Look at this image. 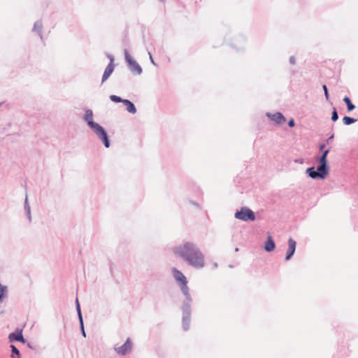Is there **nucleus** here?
Returning <instances> with one entry per match:
<instances>
[{
  "mask_svg": "<svg viewBox=\"0 0 358 358\" xmlns=\"http://www.w3.org/2000/svg\"><path fill=\"white\" fill-rule=\"evenodd\" d=\"M275 248V244L273 241L272 237L271 236H268L267 238V241L265 243L264 249L267 252H271L273 251Z\"/></svg>",
  "mask_w": 358,
  "mask_h": 358,
  "instance_id": "obj_13",
  "label": "nucleus"
},
{
  "mask_svg": "<svg viewBox=\"0 0 358 358\" xmlns=\"http://www.w3.org/2000/svg\"><path fill=\"white\" fill-rule=\"evenodd\" d=\"M329 150H325L322 157H320L319 162H320V166L317 168L318 171H325L328 172V167L327 165V156L329 153Z\"/></svg>",
  "mask_w": 358,
  "mask_h": 358,
  "instance_id": "obj_8",
  "label": "nucleus"
},
{
  "mask_svg": "<svg viewBox=\"0 0 358 358\" xmlns=\"http://www.w3.org/2000/svg\"><path fill=\"white\" fill-rule=\"evenodd\" d=\"M11 348H12L13 354H15L17 356L20 355L19 350L17 349V348L15 345H11Z\"/></svg>",
  "mask_w": 358,
  "mask_h": 358,
  "instance_id": "obj_21",
  "label": "nucleus"
},
{
  "mask_svg": "<svg viewBox=\"0 0 358 358\" xmlns=\"http://www.w3.org/2000/svg\"><path fill=\"white\" fill-rule=\"evenodd\" d=\"M322 88H323L324 92L326 99L328 100L329 99V92H328V90H327V86L325 85H324L322 86Z\"/></svg>",
  "mask_w": 358,
  "mask_h": 358,
  "instance_id": "obj_22",
  "label": "nucleus"
},
{
  "mask_svg": "<svg viewBox=\"0 0 358 358\" xmlns=\"http://www.w3.org/2000/svg\"><path fill=\"white\" fill-rule=\"evenodd\" d=\"M132 350V343L131 341V339L128 338L124 343V345H122L120 347L115 348V352L120 355H125L128 353H129Z\"/></svg>",
  "mask_w": 358,
  "mask_h": 358,
  "instance_id": "obj_6",
  "label": "nucleus"
},
{
  "mask_svg": "<svg viewBox=\"0 0 358 358\" xmlns=\"http://www.w3.org/2000/svg\"><path fill=\"white\" fill-rule=\"evenodd\" d=\"M113 70H114L113 58L110 57V62L107 66V67L106 68V69H105V71L103 72V78H102V82L106 81L109 78V76L113 73Z\"/></svg>",
  "mask_w": 358,
  "mask_h": 358,
  "instance_id": "obj_11",
  "label": "nucleus"
},
{
  "mask_svg": "<svg viewBox=\"0 0 358 358\" xmlns=\"http://www.w3.org/2000/svg\"><path fill=\"white\" fill-rule=\"evenodd\" d=\"M110 100L112 101L116 102V103H118V102H122L123 103V101L124 100V99H121L120 97H119V96H117L116 95H111L110 96Z\"/></svg>",
  "mask_w": 358,
  "mask_h": 358,
  "instance_id": "obj_18",
  "label": "nucleus"
},
{
  "mask_svg": "<svg viewBox=\"0 0 358 358\" xmlns=\"http://www.w3.org/2000/svg\"><path fill=\"white\" fill-rule=\"evenodd\" d=\"M173 275L180 285V289L184 295L189 296L187 280L185 275L176 268H172Z\"/></svg>",
  "mask_w": 358,
  "mask_h": 358,
  "instance_id": "obj_3",
  "label": "nucleus"
},
{
  "mask_svg": "<svg viewBox=\"0 0 358 358\" xmlns=\"http://www.w3.org/2000/svg\"><path fill=\"white\" fill-rule=\"evenodd\" d=\"M123 103L125 105L127 110L129 113L134 114L136 112V107L130 101L124 99L123 101Z\"/></svg>",
  "mask_w": 358,
  "mask_h": 358,
  "instance_id": "obj_14",
  "label": "nucleus"
},
{
  "mask_svg": "<svg viewBox=\"0 0 358 358\" xmlns=\"http://www.w3.org/2000/svg\"><path fill=\"white\" fill-rule=\"evenodd\" d=\"M289 127H292L294 126V121L293 119L290 120L288 122Z\"/></svg>",
  "mask_w": 358,
  "mask_h": 358,
  "instance_id": "obj_23",
  "label": "nucleus"
},
{
  "mask_svg": "<svg viewBox=\"0 0 358 358\" xmlns=\"http://www.w3.org/2000/svg\"><path fill=\"white\" fill-rule=\"evenodd\" d=\"M338 116L337 111H336V110L334 108V111H333V113H332L331 120H332L333 121H336V120H338Z\"/></svg>",
  "mask_w": 358,
  "mask_h": 358,
  "instance_id": "obj_20",
  "label": "nucleus"
},
{
  "mask_svg": "<svg viewBox=\"0 0 358 358\" xmlns=\"http://www.w3.org/2000/svg\"><path fill=\"white\" fill-rule=\"evenodd\" d=\"M307 173H308L309 176L312 178H324L328 173L327 171H325L317 170V171H315L313 167L308 169Z\"/></svg>",
  "mask_w": 358,
  "mask_h": 358,
  "instance_id": "obj_7",
  "label": "nucleus"
},
{
  "mask_svg": "<svg viewBox=\"0 0 358 358\" xmlns=\"http://www.w3.org/2000/svg\"><path fill=\"white\" fill-rule=\"evenodd\" d=\"M125 59L129 64L130 70L136 73L140 74L142 72V69L139 64L131 57L129 52L126 50L124 52Z\"/></svg>",
  "mask_w": 358,
  "mask_h": 358,
  "instance_id": "obj_5",
  "label": "nucleus"
},
{
  "mask_svg": "<svg viewBox=\"0 0 358 358\" xmlns=\"http://www.w3.org/2000/svg\"><path fill=\"white\" fill-rule=\"evenodd\" d=\"M10 342L13 341H20L23 343H25V341L23 338L22 331H19L15 333H12L8 336Z\"/></svg>",
  "mask_w": 358,
  "mask_h": 358,
  "instance_id": "obj_12",
  "label": "nucleus"
},
{
  "mask_svg": "<svg viewBox=\"0 0 358 358\" xmlns=\"http://www.w3.org/2000/svg\"><path fill=\"white\" fill-rule=\"evenodd\" d=\"M6 291V287L3 286L0 284V301L3 299V294Z\"/></svg>",
  "mask_w": 358,
  "mask_h": 358,
  "instance_id": "obj_19",
  "label": "nucleus"
},
{
  "mask_svg": "<svg viewBox=\"0 0 358 358\" xmlns=\"http://www.w3.org/2000/svg\"><path fill=\"white\" fill-rule=\"evenodd\" d=\"M343 101L347 104L348 110L351 111L355 109V105H353L348 96L343 98Z\"/></svg>",
  "mask_w": 358,
  "mask_h": 358,
  "instance_id": "obj_15",
  "label": "nucleus"
},
{
  "mask_svg": "<svg viewBox=\"0 0 358 358\" xmlns=\"http://www.w3.org/2000/svg\"><path fill=\"white\" fill-rule=\"evenodd\" d=\"M296 241H294L292 238H289L288 240V251L285 257L286 260H289L291 259L292 256L294 255L296 250Z\"/></svg>",
  "mask_w": 358,
  "mask_h": 358,
  "instance_id": "obj_9",
  "label": "nucleus"
},
{
  "mask_svg": "<svg viewBox=\"0 0 358 358\" xmlns=\"http://www.w3.org/2000/svg\"><path fill=\"white\" fill-rule=\"evenodd\" d=\"M93 119V113L91 110H86L85 115H84V120L87 122L88 125L95 131L96 135L99 137V138L103 141L104 143V145L106 148L109 147V141L108 140V136L106 131L104 129L98 124L97 123H95L92 120Z\"/></svg>",
  "mask_w": 358,
  "mask_h": 358,
  "instance_id": "obj_2",
  "label": "nucleus"
},
{
  "mask_svg": "<svg viewBox=\"0 0 358 358\" xmlns=\"http://www.w3.org/2000/svg\"><path fill=\"white\" fill-rule=\"evenodd\" d=\"M267 117H268L271 120L274 121L277 124H283L286 122V119L280 113H276L275 114H266Z\"/></svg>",
  "mask_w": 358,
  "mask_h": 358,
  "instance_id": "obj_10",
  "label": "nucleus"
},
{
  "mask_svg": "<svg viewBox=\"0 0 358 358\" xmlns=\"http://www.w3.org/2000/svg\"><path fill=\"white\" fill-rule=\"evenodd\" d=\"M236 218L243 221H253L255 219V213L249 208H242L235 214Z\"/></svg>",
  "mask_w": 358,
  "mask_h": 358,
  "instance_id": "obj_4",
  "label": "nucleus"
},
{
  "mask_svg": "<svg viewBox=\"0 0 358 358\" xmlns=\"http://www.w3.org/2000/svg\"><path fill=\"white\" fill-rule=\"evenodd\" d=\"M77 308H78V314H79V317H80V321L81 328H82V331H83V334L84 336H85V332L84 327H83V320H82V316H81V313H80V306H79V303H78V301H77Z\"/></svg>",
  "mask_w": 358,
  "mask_h": 358,
  "instance_id": "obj_17",
  "label": "nucleus"
},
{
  "mask_svg": "<svg viewBox=\"0 0 358 358\" xmlns=\"http://www.w3.org/2000/svg\"><path fill=\"white\" fill-rule=\"evenodd\" d=\"M324 147H325L324 145H320V150H323Z\"/></svg>",
  "mask_w": 358,
  "mask_h": 358,
  "instance_id": "obj_24",
  "label": "nucleus"
},
{
  "mask_svg": "<svg viewBox=\"0 0 358 358\" xmlns=\"http://www.w3.org/2000/svg\"><path fill=\"white\" fill-rule=\"evenodd\" d=\"M150 59H151L152 62L153 64H155V63H154V61H153V59H152V56H151V55H150Z\"/></svg>",
  "mask_w": 358,
  "mask_h": 358,
  "instance_id": "obj_25",
  "label": "nucleus"
},
{
  "mask_svg": "<svg viewBox=\"0 0 358 358\" xmlns=\"http://www.w3.org/2000/svg\"><path fill=\"white\" fill-rule=\"evenodd\" d=\"M343 123L346 125H349L356 122V120L350 117L345 116L343 118Z\"/></svg>",
  "mask_w": 358,
  "mask_h": 358,
  "instance_id": "obj_16",
  "label": "nucleus"
},
{
  "mask_svg": "<svg viewBox=\"0 0 358 358\" xmlns=\"http://www.w3.org/2000/svg\"><path fill=\"white\" fill-rule=\"evenodd\" d=\"M174 252L194 267L201 268L204 266L203 255L192 243H186L182 246L175 248Z\"/></svg>",
  "mask_w": 358,
  "mask_h": 358,
  "instance_id": "obj_1",
  "label": "nucleus"
}]
</instances>
